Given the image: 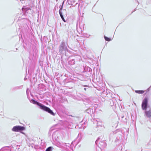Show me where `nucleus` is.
I'll return each instance as SVG.
<instances>
[{"instance_id":"obj_1","label":"nucleus","mask_w":151,"mask_h":151,"mask_svg":"<svg viewBox=\"0 0 151 151\" xmlns=\"http://www.w3.org/2000/svg\"><path fill=\"white\" fill-rule=\"evenodd\" d=\"M32 102L34 104H37L40 107V108L43 110L45 111L50 114L54 115L55 114L53 111L48 107L42 104L41 103L37 102L34 100H31Z\"/></svg>"},{"instance_id":"obj_2","label":"nucleus","mask_w":151,"mask_h":151,"mask_svg":"<svg viewBox=\"0 0 151 151\" xmlns=\"http://www.w3.org/2000/svg\"><path fill=\"white\" fill-rule=\"evenodd\" d=\"M25 129V128L22 126H16L14 127L12 129L13 131L14 132H19L20 131H22Z\"/></svg>"},{"instance_id":"obj_3","label":"nucleus","mask_w":151,"mask_h":151,"mask_svg":"<svg viewBox=\"0 0 151 151\" xmlns=\"http://www.w3.org/2000/svg\"><path fill=\"white\" fill-rule=\"evenodd\" d=\"M148 99L147 98H145L143 100L142 105V109L146 110L147 106Z\"/></svg>"},{"instance_id":"obj_4","label":"nucleus","mask_w":151,"mask_h":151,"mask_svg":"<svg viewBox=\"0 0 151 151\" xmlns=\"http://www.w3.org/2000/svg\"><path fill=\"white\" fill-rule=\"evenodd\" d=\"M62 9L61 8L59 11V14H60V15L63 20V21L64 22H65V19L64 18L63 16H65L66 15V9H63V12H62L61 11V10H62Z\"/></svg>"},{"instance_id":"obj_5","label":"nucleus","mask_w":151,"mask_h":151,"mask_svg":"<svg viewBox=\"0 0 151 151\" xmlns=\"http://www.w3.org/2000/svg\"><path fill=\"white\" fill-rule=\"evenodd\" d=\"M145 114L147 117L150 118L151 117V110L150 109L148 111H146Z\"/></svg>"},{"instance_id":"obj_6","label":"nucleus","mask_w":151,"mask_h":151,"mask_svg":"<svg viewBox=\"0 0 151 151\" xmlns=\"http://www.w3.org/2000/svg\"><path fill=\"white\" fill-rule=\"evenodd\" d=\"M145 91L143 90H136L135 91V92L136 93L138 94H143L145 92Z\"/></svg>"},{"instance_id":"obj_7","label":"nucleus","mask_w":151,"mask_h":151,"mask_svg":"<svg viewBox=\"0 0 151 151\" xmlns=\"http://www.w3.org/2000/svg\"><path fill=\"white\" fill-rule=\"evenodd\" d=\"M52 147H50L46 150L45 151H52Z\"/></svg>"},{"instance_id":"obj_8","label":"nucleus","mask_w":151,"mask_h":151,"mask_svg":"<svg viewBox=\"0 0 151 151\" xmlns=\"http://www.w3.org/2000/svg\"><path fill=\"white\" fill-rule=\"evenodd\" d=\"M104 38L105 40L107 41H110L111 40V39L110 38L106 36H104Z\"/></svg>"},{"instance_id":"obj_9","label":"nucleus","mask_w":151,"mask_h":151,"mask_svg":"<svg viewBox=\"0 0 151 151\" xmlns=\"http://www.w3.org/2000/svg\"><path fill=\"white\" fill-rule=\"evenodd\" d=\"M63 46H61L60 47L59 51L60 52H61L62 51H63Z\"/></svg>"},{"instance_id":"obj_10","label":"nucleus","mask_w":151,"mask_h":151,"mask_svg":"<svg viewBox=\"0 0 151 151\" xmlns=\"http://www.w3.org/2000/svg\"><path fill=\"white\" fill-rule=\"evenodd\" d=\"M86 88H84V90L85 91H86Z\"/></svg>"}]
</instances>
